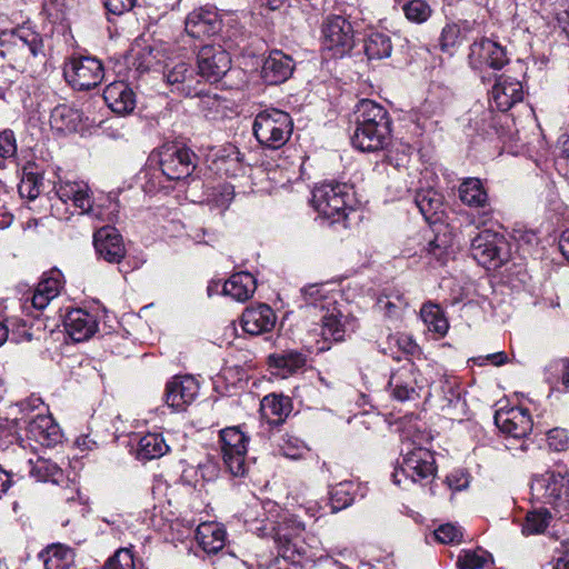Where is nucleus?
Instances as JSON below:
<instances>
[{"mask_svg":"<svg viewBox=\"0 0 569 569\" xmlns=\"http://www.w3.org/2000/svg\"><path fill=\"white\" fill-rule=\"evenodd\" d=\"M40 201L48 203L51 216L61 221L70 220L76 213L88 214L101 221L112 220L93 204L90 189L84 181L60 179L54 184L53 192L41 197Z\"/></svg>","mask_w":569,"mask_h":569,"instance_id":"obj_1","label":"nucleus"},{"mask_svg":"<svg viewBox=\"0 0 569 569\" xmlns=\"http://www.w3.org/2000/svg\"><path fill=\"white\" fill-rule=\"evenodd\" d=\"M356 131L352 146L363 152L383 150L391 139V119L388 111L373 100L363 99L356 110Z\"/></svg>","mask_w":569,"mask_h":569,"instance_id":"obj_2","label":"nucleus"},{"mask_svg":"<svg viewBox=\"0 0 569 569\" xmlns=\"http://www.w3.org/2000/svg\"><path fill=\"white\" fill-rule=\"evenodd\" d=\"M256 530L261 537L271 536L277 548V557L268 559L261 557L258 562L260 569H291L290 565L295 563L300 557V551L297 547L296 539L305 530L302 522L292 517H283L277 526L271 523L270 528L267 526L257 527Z\"/></svg>","mask_w":569,"mask_h":569,"instance_id":"obj_3","label":"nucleus"},{"mask_svg":"<svg viewBox=\"0 0 569 569\" xmlns=\"http://www.w3.org/2000/svg\"><path fill=\"white\" fill-rule=\"evenodd\" d=\"M401 453L402 460L391 475L395 485L408 489L410 485L423 486L435 478L436 460L429 449L403 442Z\"/></svg>","mask_w":569,"mask_h":569,"instance_id":"obj_4","label":"nucleus"},{"mask_svg":"<svg viewBox=\"0 0 569 569\" xmlns=\"http://www.w3.org/2000/svg\"><path fill=\"white\" fill-rule=\"evenodd\" d=\"M312 207L325 219L332 223L347 220L355 211V193L352 188L342 182H326L317 186L312 191Z\"/></svg>","mask_w":569,"mask_h":569,"instance_id":"obj_5","label":"nucleus"},{"mask_svg":"<svg viewBox=\"0 0 569 569\" xmlns=\"http://www.w3.org/2000/svg\"><path fill=\"white\" fill-rule=\"evenodd\" d=\"M293 121L290 114L280 109L260 111L253 120V136L263 148L278 150L290 139Z\"/></svg>","mask_w":569,"mask_h":569,"instance_id":"obj_6","label":"nucleus"},{"mask_svg":"<svg viewBox=\"0 0 569 569\" xmlns=\"http://www.w3.org/2000/svg\"><path fill=\"white\" fill-rule=\"evenodd\" d=\"M510 61L507 47L500 42L481 38L475 40L469 47L468 66L481 78L486 80L485 73L488 70L499 71Z\"/></svg>","mask_w":569,"mask_h":569,"instance_id":"obj_7","label":"nucleus"},{"mask_svg":"<svg viewBox=\"0 0 569 569\" xmlns=\"http://www.w3.org/2000/svg\"><path fill=\"white\" fill-rule=\"evenodd\" d=\"M470 253L483 268L496 270L509 259L508 242L503 234L486 229L471 240Z\"/></svg>","mask_w":569,"mask_h":569,"instance_id":"obj_8","label":"nucleus"},{"mask_svg":"<svg viewBox=\"0 0 569 569\" xmlns=\"http://www.w3.org/2000/svg\"><path fill=\"white\" fill-rule=\"evenodd\" d=\"M322 49L330 58H342L355 46L351 22L342 16H330L322 24Z\"/></svg>","mask_w":569,"mask_h":569,"instance_id":"obj_9","label":"nucleus"},{"mask_svg":"<svg viewBox=\"0 0 569 569\" xmlns=\"http://www.w3.org/2000/svg\"><path fill=\"white\" fill-rule=\"evenodd\" d=\"M63 74L68 83L77 90H90L101 83L104 70L94 57L78 56L68 60Z\"/></svg>","mask_w":569,"mask_h":569,"instance_id":"obj_10","label":"nucleus"},{"mask_svg":"<svg viewBox=\"0 0 569 569\" xmlns=\"http://www.w3.org/2000/svg\"><path fill=\"white\" fill-rule=\"evenodd\" d=\"M196 160L192 150L178 143H166L159 150L161 174L168 180L189 177L196 168Z\"/></svg>","mask_w":569,"mask_h":569,"instance_id":"obj_11","label":"nucleus"},{"mask_svg":"<svg viewBox=\"0 0 569 569\" xmlns=\"http://www.w3.org/2000/svg\"><path fill=\"white\" fill-rule=\"evenodd\" d=\"M222 459L234 477H241L247 471V446L249 438L238 428L228 427L220 431Z\"/></svg>","mask_w":569,"mask_h":569,"instance_id":"obj_12","label":"nucleus"},{"mask_svg":"<svg viewBox=\"0 0 569 569\" xmlns=\"http://www.w3.org/2000/svg\"><path fill=\"white\" fill-rule=\"evenodd\" d=\"M164 79L171 88V92L183 97H193L202 92V82L199 70L186 61H179L172 66L167 64L163 72Z\"/></svg>","mask_w":569,"mask_h":569,"instance_id":"obj_13","label":"nucleus"},{"mask_svg":"<svg viewBox=\"0 0 569 569\" xmlns=\"http://www.w3.org/2000/svg\"><path fill=\"white\" fill-rule=\"evenodd\" d=\"M532 490H545L543 497L549 503L563 506L568 502L569 497V470L566 465H556L545 476L535 479Z\"/></svg>","mask_w":569,"mask_h":569,"instance_id":"obj_14","label":"nucleus"},{"mask_svg":"<svg viewBox=\"0 0 569 569\" xmlns=\"http://www.w3.org/2000/svg\"><path fill=\"white\" fill-rule=\"evenodd\" d=\"M198 69L201 78L209 82L219 81L229 70L231 59L221 46H203L197 56Z\"/></svg>","mask_w":569,"mask_h":569,"instance_id":"obj_15","label":"nucleus"},{"mask_svg":"<svg viewBox=\"0 0 569 569\" xmlns=\"http://www.w3.org/2000/svg\"><path fill=\"white\" fill-rule=\"evenodd\" d=\"M422 387L423 379L412 363L392 372L388 381L391 397L401 402L419 398Z\"/></svg>","mask_w":569,"mask_h":569,"instance_id":"obj_16","label":"nucleus"},{"mask_svg":"<svg viewBox=\"0 0 569 569\" xmlns=\"http://www.w3.org/2000/svg\"><path fill=\"white\" fill-rule=\"evenodd\" d=\"M184 27L190 37L203 39L218 34L222 20L216 8L201 7L187 16Z\"/></svg>","mask_w":569,"mask_h":569,"instance_id":"obj_17","label":"nucleus"},{"mask_svg":"<svg viewBox=\"0 0 569 569\" xmlns=\"http://www.w3.org/2000/svg\"><path fill=\"white\" fill-rule=\"evenodd\" d=\"M493 419L500 431L516 439L526 437L532 430V420L526 408H500Z\"/></svg>","mask_w":569,"mask_h":569,"instance_id":"obj_18","label":"nucleus"},{"mask_svg":"<svg viewBox=\"0 0 569 569\" xmlns=\"http://www.w3.org/2000/svg\"><path fill=\"white\" fill-rule=\"evenodd\" d=\"M93 247L98 257L109 263H120L127 252L121 233L110 226L94 232Z\"/></svg>","mask_w":569,"mask_h":569,"instance_id":"obj_19","label":"nucleus"},{"mask_svg":"<svg viewBox=\"0 0 569 569\" xmlns=\"http://www.w3.org/2000/svg\"><path fill=\"white\" fill-rule=\"evenodd\" d=\"M523 86L518 79L500 74L491 89L490 97L493 106L502 112L510 110L523 100Z\"/></svg>","mask_w":569,"mask_h":569,"instance_id":"obj_20","label":"nucleus"},{"mask_svg":"<svg viewBox=\"0 0 569 569\" xmlns=\"http://www.w3.org/2000/svg\"><path fill=\"white\" fill-rule=\"evenodd\" d=\"M28 436L41 446L51 447L61 441L60 427L51 416L38 412L36 416H26Z\"/></svg>","mask_w":569,"mask_h":569,"instance_id":"obj_21","label":"nucleus"},{"mask_svg":"<svg viewBox=\"0 0 569 569\" xmlns=\"http://www.w3.org/2000/svg\"><path fill=\"white\" fill-rule=\"evenodd\" d=\"M66 332L76 342L90 339L99 327L97 315L76 308L67 312L63 319Z\"/></svg>","mask_w":569,"mask_h":569,"instance_id":"obj_22","label":"nucleus"},{"mask_svg":"<svg viewBox=\"0 0 569 569\" xmlns=\"http://www.w3.org/2000/svg\"><path fill=\"white\" fill-rule=\"evenodd\" d=\"M199 386L191 376L174 377L166 387V403L177 411L184 410L197 397Z\"/></svg>","mask_w":569,"mask_h":569,"instance_id":"obj_23","label":"nucleus"},{"mask_svg":"<svg viewBox=\"0 0 569 569\" xmlns=\"http://www.w3.org/2000/svg\"><path fill=\"white\" fill-rule=\"evenodd\" d=\"M103 99L107 106L117 114H130L137 104L134 91L124 81H113L103 90Z\"/></svg>","mask_w":569,"mask_h":569,"instance_id":"obj_24","label":"nucleus"},{"mask_svg":"<svg viewBox=\"0 0 569 569\" xmlns=\"http://www.w3.org/2000/svg\"><path fill=\"white\" fill-rule=\"evenodd\" d=\"M276 313L264 303L246 308L241 317L242 329L252 336L269 332L276 325Z\"/></svg>","mask_w":569,"mask_h":569,"instance_id":"obj_25","label":"nucleus"},{"mask_svg":"<svg viewBox=\"0 0 569 569\" xmlns=\"http://www.w3.org/2000/svg\"><path fill=\"white\" fill-rule=\"evenodd\" d=\"M293 69L295 66L291 57L279 50H274L264 59L261 77L268 84H279L289 79Z\"/></svg>","mask_w":569,"mask_h":569,"instance_id":"obj_26","label":"nucleus"},{"mask_svg":"<svg viewBox=\"0 0 569 569\" xmlns=\"http://www.w3.org/2000/svg\"><path fill=\"white\" fill-rule=\"evenodd\" d=\"M268 365L274 370L273 373L276 376L288 378L305 369L307 357L305 353L297 350H286L270 355L268 357Z\"/></svg>","mask_w":569,"mask_h":569,"instance_id":"obj_27","label":"nucleus"},{"mask_svg":"<svg viewBox=\"0 0 569 569\" xmlns=\"http://www.w3.org/2000/svg\"><path fill=\"white\" fill-rule=\"evenodd\" d=\"M325 310L326 313L321 317V336L325 340L342 341L351 321L342 315L336 305Z\"/></svg>","mask_w":569,"mask_h":569,"instance_id":"obj_28","label":"nucleus"},{"mask_svg":"<svg viewBox=\"0 0 569 569\" xmlns=\"http://www.w3.org/2000/svg\"><path fill=\"white\" fill-rule=\"evenodd\" d=\"M227 532L224 528L217 522H202L196 530V540L201 549L207 553H217L226 545Z\"/></svg>","mask_w":569,"mask_h":569,"instance_id":"obj_29","label":"nucleus"},{"mask_svg":"<svg viewBox=\"0 0 569 569\" xmlns=\"http://www.w3.org/2000/svg\"><path fill=\"white\" fill-rule=\"evenodd\" d=\"M257 289V281L250 272H237L223 284V293L237 301H246Z\"/></svg>","mask_w":569,"mask_h":569,"instance_id":"obj_30","label":"nucleus"},{"mask_svg":"<svg viewBox=\"0 0 569 569\" xmlns=\"http://www.w3.org/2000/svg\"><path fill=\"white\" fill-rule=\"evenodd\" d=\"M80 122V112L68 104H59L51 110L50 127L57 132H74Z\"/></svg>","mask_w":569,"mask_h":569,"instance_id":"obj_31","label":"nucleus"},{"mask_svg":"<svg viewBox=\"0 0 569 569\" xmlns=\"http://www.w3.org/2000/svg\"><path fill=\"white\" fill-rule=\"evenodd\" d=\"M459 198L468 207L486 209L489 198L480 179L466 178L459 187Z\"/></svg>","mask_w":569,"mask_h":569,"instance_id":"obj_32","label":"nucleus"},{"mask_svg":"<svg viewBox=\"0 0 569 569\" xmlns=\"http://www.w3.org/2000/svg\"><path fill=\"white\" fill-rule=\"evenodd\" d=\"M292 409L291 399L282 395H268L261 400L263 416L272 423H280Z\"/></svg>","mask_w":569,"mask_h":569,"instance_id":"obj_33","label":"nucleus"},{"mask_svg":"<svg viewBox=\"0 0 569 569\" xmlns=\"http://www.w3.org/2000/svg\"><path fill=\"white\" fill-rule=\"evenodd\" d=\"M546 382L552 391L567 392L569 389V359L551 360L545 369Z\"/></svg>","mask_w":569,"mask_h":569,"instance_id":"obj_34","label":"nucleus"},{"mask_svg":"<svg viewBox=\"0 0 569 569\" xmlns=\"http://www.w3.org/2000/svg\"><path fill=\"white\" fill-rule=\"evenodd\" d=\"M39 558L44 569H68L73 562V551L64 545L53 543L41 551Z\"/></svg>","mask_w":569,"mask_h":569,"instance_id":"obj_35","label":"nucleus"},{"mask_svg":"<svg viewBox=\"0 0 569 569\" xmlns=\"http://www.w3.org/2000/svg\"><path fill=\"white\" fill-rule=\"evenodd\" d=\"M169 451L163 436L157 432H149L142 436L138 442L137 458L139 460H152L164 456Z\"/></svg>","mask_w":569,"mask_h":569,"instance_id":"obj_36","label":"nucleus"},{"mask_svg":"<svg viewBox=\"0 0 569 569\" xmlns=\"http://www.w3.org/2000/svg\"><path fill=\"white\" fill-rule=\"evenodd\" d=\"M432 390L442 402V409L456 407L461 401L460 386L457 377L441 376L432 386Z\"/></svg>","mask_w":569,"mask_h":569,"instance_id":"obj_37","label":"nucleus"},{"mask_svg":"<svg viewBox=\"0 0 569 569\" xmlns=\"http://www.w3.org/2000/svg\"><path fill=\"white\" fill-rule=\"evenodd\" d=\"M471 30L468 21L461 23H447L439 37V48L442 52L452 54L453 51L462 43L467 32Z\"/></svg>","mask_w":569,"mask_h":569,"instance_id":"obj_38","label":"nucleus"},{"mask_svg":"<svg viewBox=\"0 0 569 569\" xmlns=\"http://www.w3.org/2000/svg\"><path fill=\"white\" fill-rule=\"evenodd\" d=\"M420 317L429 331L440 337H443L448 332L449 322L445 316V311L439 305L431 301L423 303L420 309Z\"/></svg>","mask_w":569,"mask_h":569,"instance_id":"obj_39","label":"nucleus"},{"mask_svg":"<svg viewBox=\"0 0 569 569\" xmlns=\"http://www.w3.org/2000/svg\"><path fill=\"white\" fill-rule=\"evenodd\" d=\"M193 97L199 98L198 108L206 118L214 120L224 116L227 101L218 93L208 91L206 87H202V92Z\"/></svg>","mask_w":569,"mask_h":569,"instance_id":"obj_40","label":"nucleus"},{"mask_svg":"<svg viewBox=\"0 0 569 569\" xmlns=\"http://www.w3.org/2000/svg\"><path fill=\"white\" fill-rule=\"evenodd\" d=\"M38 481L52 482L54 485H63L68 480L63 470L53 461L47 459H38L30 471Z\"/></svg>","mask_w":569,"mask_h":569,"instance_id":"obj_41","label":"nucleus"},{"mask_svg":"<svg viewBox=\"0 0 569 569\" xmlns=\"http://www.w3.org/2000/svg\"><path fill=\"white\" fill-rule=\"evenodd\" d=\"M415 203L425 219L431 222L442 208V197L433 189H426L416 193Z\"/></svg>","mask_w":569,"mask_h":569,"instance_id":"obj_42","label":"nucleus"},{"mask_svg":"<svg viewBox=\"0 0 569 569\" xmlns=\"http://www.w3.org/2000/svg\"><path fill=\"white\" fill-rule=\"evenodd\" d=\"M33 163H28L22 168V176L18 186L19 194L22 198L34 200L40 194L42 186V174L38 171H33Z\"/></svg>","mask_w":569,"mask_h":569,"instance_id":"obj_43","label":"nucleus"},{"mask_svg":"<svg viewBox=\"0 0 569 569\" xmlns=\"http://www.w3.org/2000/svg\"><path fill=\"white\" fill-rule=\"evenodd\" d=\"M392 52L391 39L382 32H372L365 42V53L369 60H380L390 57Z\"/></svg>","mask_w":569,"mask_h":569,"instance_id":"obj_44","label":"nucleus"},{"mask_svg":"<svg viewBox=\"0 0 569 569\" xmlns=\"http://www.w3.org/2000/svg\"><path fill=\"white\" fill-rule=\"evenodd\" d=\"M11 41L14 46L27 48L32 56L42 50V39L39 33L26 27H19L11 32Z\"/></svg>","mask_w":569,"mask_h":569,"instance_id":"obj_45","label":"nucleus"},{"mask_svg":"<svg viewBox=\"0 0 569 569\" xmlns=\"http://www.w3.org/2000/svg\"><path fill=\"white\" fill-rule=\"evenodd\" d=\"M550 518V512L545 508L529 511L526 516L525 522L522 523V533L525 536L542 533L548 527Z\"/></svg>","mask_w":569,"mask_h":569,"instance_id":"obj_46","label":"nucleus"},{"mask_svg":"<svg viewBox=\"0 0 569 569\" xmlns=\"http://www.w3.org/2000/svg\"><path fill=\"white\" fill-rule=\"evenodd\" d=\"M377 309L389 318L399 317L401 311L408 307V301L399 292H390L378 298Z\"/></svg>","mask_w":569,"mask_h":569,"instance_id":"obj_47","label":"nucleus"},{"mask_svg":"<svg viewBox=\"0 0 569 569\" xmlns=\"http://www.w3.org/2000/svg\"><path fill=\"white\" fill-rule=\"evenodd\" d=\"M351 482H341L335 486L330 490V508L331 512H338L347 507H349L353 501V495L351 492L352 489Z\"/></svg>","mask_w":569,"mask_h":569,"instance_id":"obj_48","label":"nucleus"},{"mask_svg":"<svg viewBox=\"0 0 569 569\" xmlns=\"http://www.w3.org/2000/svg\"><path fill=\"white\" fill-rule=\"evenodd\" d=\"M307 305L320 308L321 310L336 305L333 298H330L325 291L323 284H310L301 290Z\"/></svg>","mask_w":569,"mask_h":569,"instance_id":"obj_49","label":"nucleus"},{"mask_svg":"<svg viewBox=\"0 0 569 569\" xmlns=\"http://www.w3.org/2000/svg\"><path fill=\"white\" fill-rule=\"evenodd\" d=\"M405 17L413 23L426 22L432 13V9L426 0H410L402 6Z\"/></svg>","mask_w":569,"mask_h":569,"instance_id":"obj_50","label":"nucleus"},{"mask_svg":"<svg viewBox=\"0 0 569 569\" xmlns=\"http://www.w3.org/2000/svg\"><path fill=\"white\" fill-rule=\"evenodd\" d=\"M278 447L282 456L293 460L302 458L307 452V446L301 439L287 433L280 437Z\"/></svg>","mask_w":569,"mask_h":569,"instance_id":"obj_51","label":"nucleus"},{"mask_svg":"<svg viewBox=\"0 0 569 569\" xmlns=\"http://www.w3.org/2000/svg\"><path fill=\"white\" fill-rule=\"evenodd\" d=\"M489 553L481 548L461 550L457 565L460 569H481L488 561Z\"/></svg>","mask_w":569,"mask_h":569,"instance_id":"obj_52","label":"nucleus"},{"mask_svg":"<svg viewBox=\"0 0 569 569\" xmlns=\"http://www.w3.org/2000/svg\"><path fill=\"white\" fill-rule=\"evenodd\" d=\"M234 197L233 186L224 183L221 184L210 197L208 200V204L211 210H219V212H224L230 203L232 202Z\"/></svg>","mask_w":569,"mask_h":569,"instance_id":"obj_53","label":"nucleus"},{"mask_svg":"<svg viewBox=\"0 0 569 569\" xmlns=\"http://www.w3.org/2000/svg\"><path fill=\"white\" fill-rule=\"evenodd\" d=\"M433 536L437 541L443 545L460 543L463 540V529L453 523H442L435 529Z\"/></svg>","mask_w":569,"mask_h":569,"instance_id":"obj_54","label":"nucleus"},{"mask_svg":"<svg viewBox=\"0 0 569 569\" xmlns=\"http://www.w3.org/2000/svg\"><path fill=\"white\" fill-rule=\"evenodd\" d=\"M74 7V0H44L43 9L52 21L64 20Z\"/></svg>","mask_w":569,"mask_h":569,"instance_id":"obj_55","label":"nucleus"},{"mask_svg":"<svg viewBox=\"0 0 569 569\" xmlns=\"http://www.w3.org/2000/svg\"><path fill=\"white\" fill-rule=\"evenodd\" d=\"M37 289L41 292L49 295L53 299L60 293L62 289V274L59 270H51L44 273L41 281L38 283Z\"/></svg>","mask_w":569,"mask_h":569,"instance_id":"obj_56","label":"nucleus"},{"mask_svg":"<svg viewBox=\"0 0 569 569\" xmlns=\"http://www.w3.org/2000/svg\"><path fill=\"white\" fill-rule=\"evenodd\" d=\"M102 569H134L133 555L127 548H120L103 565Z\"/></svg>","mask_w":569,"mask_h":569,"instance_id":"obj_57","label":"nucleus"},{"mask_svg":"<svg viewBox=\"0 0 569 569\" xmlns=\"http://www.w3.org/2000/svg\"><path fill=\"white\" fill-rule=\"evenodd\" d=\"M546 569H569V545L567 539L560 541L555 548L553 555Z\"/></svg>","mask_w":569,"mask_h":569,"instance_id":"obj_58","label":"nucleus"},{"mask_svg":"<svg viewBox=\"0 0 569 569\" xmlns=\"http://www.w3.org/2000/svg\"><path fill=\"white\" fill-rule=\"evenodd\" d=\"M548 445L553 451H566L569 447V435L566 429L555 428L548 432Z\"/></svg>","mask_w":569,"mask_h":569,"instance_id":"obj_59","label":"nucleus"},{"mask_svg":"<svg viewBox=\"0 0 569 569\" xmlns=\"http://www.w3.org/2000/svg\"><path fill=\"white\" fill-rule=\"evenodd\" d=\"M17 153L14 133L11 130L0 132V158L8 159Z\"/></svg>","mask_w":569,"mask_h":569,"instance_id":"obj_60","label":"nucleus"},{"mask_svg":"<svg viewBox=\"0 0 569 569\" xmlns=\"http://www.w3.org/2000/svg\"><path fill=\"white\" fill-rule=\"evenodd\" d=\"M137 0H102L103 6L108 13L114 16H121L128 11H130Z\"/></svg>","mask_w":569,"mask_h":569,"instance_id":"obj_61","label":"nucleus"},{"mask_svg":"<svg viewBox=\"0 0 569 569\" xmlns=\"http://www.w3.org/2000/svg\"><path fill=\"white\" fill-rule=\"evenodd\" d=\"M567 142H569V137L562 134L558 141V143L561 144V151L560 154L555 160V166L557 170L563 176H567L568 173L567 162L569 160V151L566 149Z\"/></svg>","mask_w":569,"mask_h":569,"instance_id":"obj_62","label":"nucleus"},{"mask_svg":"<svg viewBox=\"0 0 569 569\" xmlns=\"http://www.w3.org/2000/svg\"><path fill=\"white\" fill-rule=\"evenodd\" d=\"M152 63H153V57H152L150 50L149 51L143 50V51L139 52L132 62V64L134 67V71H136V73H138V76L149 71Z\"/></svg>","mask_w":569,"mask_h":569,"instance_id":"obj_63","label":"nucleus"},{"mask_svg":"<svg viewBox=\"0 0 569 569\" xmlns=\"http://www.w3.org/2000/svg\"><path fill=\"white\" fill-rule=\"evenodd\" d=\"M385 159L388 164L392 166L396 169H399L406 167L409 157L405 152L399 153L391 150L385 156Z\"/></svg>","mask_w":569,"mask_h":569,"instance_id":"obj_64","label":"nucleus"}]
</instances>
